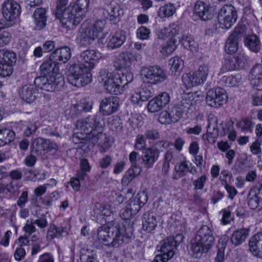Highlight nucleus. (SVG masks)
<instances>
[{"label": "nucleus", "mask_w": 262, "mask_h": 262, "mask_svg": "<svg viewBox=\"0 0 262 262\" xmlns=\"http://www.w3.org/2000/svg\"><path fill=\"white\" fill-rule=\"evenodd\" d=\"M50 76L53 81L52 84L55 86V91L60 90L64 85V77L58 72L50 75Z\"/></svg>", "instance_id": "79ce46f5"}, {"label": "nucleus", "mask_w": 262, "mask_h": 262, "mask_svg": "<svg viewBox=\"0 0 262 262\" xmlns=\"http://www.w3.org/2000/svg\"><path fill=\"white\" fill-rule=\"evenodd\" d=\"M173 239L172 236H169L161 241L159 245L160 253L155 256V262H167L173 256L177 248L172 243Z\"/></svg>", "instance_id": "f8f14e48"}, {"label": "nucleus", "mask_w": 262, "mask_h": 262, "mask_svg": "<svg viewBox=\"0 0 262 262\" xmlns=\"http://www.w3.org/2000/svg\"><path fill=\"white\" fill-rule=\"evenodd\" d=\"M80 259L81 262H97L96 256L89 252L82 253L80 255Z\"/></svg>", "instance_id": "774afa93"}, {"label": "nucleus", "mask_w": 262, "mask_h": 262, "mask_svg": "<svg viewBox=\"0 0 262 262\" xmlns=\"http://www.w3.org/2000/svg\"><path fill=\"white\" fill-rule=\"evenodd\" d=\"M141 73L144 82L153 84L162 83L167 78L166 72L157 66L143 67Z\"/></svg>", "instance_id": "6e6552de"}, {"label": "nucleus", "mask_w": 262, "mask_h": 262, "mask_svg": "<svg viewBox=\"0 0 262 262\" xmlns=\"http://www.w3.org/2000/svg\"><path fill=\"white\" fill-rule=\"evenodd\" d=\"M214 241L212 230L206 225L201 226L190 243V250L195 258L209 252Z\"/></svg>", "instance_id": "f03ea898"}, {"label": "nucleus", "mask_w": 262, "mask_h": 262, "mask_svg": "<svg viewBox=\"0 0 262 262\" xmlns=\"http://www.w3.org/2000/svg\"><path fill=\"white\" fill-rule=\"evenodd\" d=\"M159 149L147 147L142 152V164L147 168H151L159 157Z\"/></svg>", "instance_id": "a211bd4d"}, {"label": "nucleus", "mask_w": 262, "mask_h": 262, "mask_svg": "<svg viewBox=\"0 0 262 262\" xmlns=\"http://www.w3.org/2000/svg\"><path fill=\"white\" fill-rule=\"evenodd\" d=\"M89 4L90 0H77L76 2L70 4L64 9L62 24L69 28L77 26L86 13Z\"/></svg>", "instance_id": "7ed1b4c3"}, {"label": "nucleus", "mask_w": 262, "mask_h": 262, "mask_svg": "<svg viewBox=\"0 0 262 262\" xmlns=\"http://www.w3.org/2000/svg\"><path fill=\"white\" fill-rule=\"evenodd\" d=\"M149 30L144 26L140 27L137 31V37L142 40L147 39L149 37Z\"/></svg>", "instance_id": "e2e57ef3"}, {"label": "nucleus", "mask_w": 262, "mask_h": 262, "mask_svg": "<svg viewBox=\"0 0 262 262\" xmlns=\"http://www.w3.org/2000/svg\"><path fill=\"white\" fill-rule=\"evenodd\" d=\"M133 59V56L132 54L127 53H122L119 56L116 63L118 64V69H126L127 67H129Z\"/></svg>", "instance_id": "2f4dec72"}, {"label": "nucleus", "mask_w": 262, "mask_h": 262, "mask_svg": "<svg viewBox=\"0 0 262 262\" xmlns=\"http://www.w3.org/2000/svg\"><path fill=\"white\" fill-rule=\"evenodd\" d=\"M228 96L225 90L218 87L209 90L206 97L207 103L211 107H217L225 104Z\"/></svg>", "instance_id": "ddd939ff"}, {"label": "nucleus", "mask_w": 262, "mask_h": 262, "mask_svg": "<svg viewBox=\"0 0 262 262\" xmlns=\"http://www.w3.org/2000/svg\"><path fill=\"white\" fill-rule=\"evenodd\" d=\"M16 61V55L14 52L8 50H0V76H10L12 73V66Z\"/></svg>", "instance_id": "9d476101"}, {"label": "nucleus", "mask_w": 262, "mask_h": 262, "mask_svg": "<svg viewBox=\"0 0 262 262\" xmlns=\"http://www.w3.org/2000/svg\"><path fill=\"white\" fill-rule=\"evenodd\" d=\"M100 11L103 14L106 12L107 17L109 16L110 21L113 24H117L119 21L121 15L123 14V10L119 6L112 7L110 12L105 11L104 9H101Z\"/></svg>", "instance_id": "cd10ccee"}, {"label": "nucleus", "mask_w": 262, "mask_h": 262, "mask_svg": "<svg viewBox=\"0 0 262 262\" xmlns=\"http://www.w3.org/2000/svg\"><path fill=\"white\" fill-rule=\"evenodd\" d=\"M126 39V32L123 30H118L109 39L106 47L110 50L120 48L124 43Z\"/></svg>", "instance_id": "aec40b11"}, {"label": "nucleus", "mask_w": 262, "mask_h": 262, "mask_svg": "<svg viewBox=\"0 0 262 262\" xmlns=\"http://www.w3.org/2000/svg\"><path fill=\"white\" fill-rule=\"evenodd\" d=\"M209 67L207 65H202L200 66L198 70L193 73L198 79L203 83L206 80L207 76L209 73Z\"/></svg>", "instance_id": "49530a36"}, {"label": "nucleus", "mask_w": 262, "mask_h": 262, "mask_svg": "<svg viewBox=\"0 0 262 262\" xmlns=\"http://www.w3.org/2000/svg\"><path fill=\"white\" fill-rule=\"evenodd\" d=\"M169 64L171 66L170 70L172 72H180L183 67V61L179 57H174L169 60Z\"/></svg>", "instance_id": "37998d69"}, {"label": "nucleus", "mask_w": 262, "mask_h": 262, "mask_svg": "<svg viewBox=\"0 0 262 262\" xmlns=\"http://www.w3.org/2000/svg\"><path fill=\"white\" fill-rule=\"evenodd\" d=\"M133 235V229L132 227H124L121 231L119 230V233L117 235V238L121 240L120 245L124 243H127Z\"/></svg>", "instance_id": "58836bf2"}, {"label": "nucleus", "mask_w": 262, "mask_h": 262, "mask_svg": "<svg viewBox=\"0 0 262 262\" xmlns=\"http://www.w3.org/2000/svg\"><path fill=\"white\" fill-rule=\"evenodd\" d=\"M157 225V216L153 212H147L142 216V229L147 233H151Z\"/></svg>", "instance_id": "4be33fe9"}, {"label": "nucleus", "mask_w": 262, "mask_h": 262, "mask_svg": "<svg viewBox=\"0 0 262 262\" xmlns=\"http://www.w3.org/2000/svg\"><path fill=\"white\" fill-rule=\"evenodd\" d=\"M168 111L172 123L178 121L182 117L184 113L183 111L177 105L169 108Z\"/></svg>", "instance_id": "a19ab883"}, {"label": "nucleus", "mask_w": 262, "mask_h": 262, "mask_svg": "<svg viewBox=\"0 0 262 262\" xmlns=\"http://www.w3.org/2000/svg\"><path fill=\"white\" fill-rule=\"evenodd\" d=\"M36 90L33 85L26 84L19 91L20 97L27 103H30L36 99Z\"/></svg>", "instance_id": "b1692460"}, {"label": "nucleus", "mask_w": 262, "mask_h": 262, "mask_svg": "<svg viewBox=\"0 0 262 262\" xmlns=\"http://www.w3.org/2000/svg\"><path fill=\"white\" fill-rule=\"evenodd\" d=\"M174 169L179 177L186 175L189 171V162L185 160L180 162L175 166Z\"/></svg>", "instance_id": "a18cd8bd"}, {"label": "nucleus", "mask_w": 262, "mask_h": 262, "mask_svg": "<svg viewBox=\"0 0 262 262\" xmlns=\"http://www.w3.org/2000/svg\"><path fill=\"white\" fill-rule=\"evenodd\" d=\"M235 8L231 5H224L219 13L218 20L220 27L223 29L230 28L237 19Z\"/></svg>", "instance_id": "9b49d317"}, {"label": "nucleus", "mask_w": 262, "mask_h": 262, "mask_svg": "<svg viewBox=\"0 0 262 262\" xmlns=\"http://www.w3.org/2000/svg\"><path fill=\"white\" fill-rule=\"evenodd\" d=\"M47 140L42 138L35 139L31 144L32 151L36 155H39L41 151H45L47 145Z\"/></svg>", "instance_id": "c9c22d12"}, {"label": "nucleus", "mask_w": 262, "mask_h": 262, "mask_svg": "<svg viewBox=\"0 0 262 262\" xmlns=\"http://www.w3.org/2000/svg\"><path fill=\"white\" fill-rule=\"evenodd\" d=\"M262 74V64H258L255 65L251 70L249 75L251 80H253Z\"/></svg>", "instance_id": "052dcab7"}, {"label": "nucleus", "mask_w": 262, "mask_h": 262, "mask_svg": "<svg viewBox=\"0 0 262 262\" xmlns=\"http://www.w3.org/2000/svg\"><path fill=\"white\" fill-rule=\"evenodd\" d=\"M245 43L251 51L255 53L258 52L261 49L259 39L255 34L248 36L245 40Z\"/></svg>", "instance_id": "7c9ffc66"}, {"label": "nucleus", "mask_w": 262, "mask_h": 262, "mask_svg": "<svg viewBox=\"0 0 262 262\" xmlns=\"http://www.w3.org/2000/svg\"><path fill=\"white\" fill-rule=\"evenodd\" d=\"M68 234L66 229L58 228L54 224H51L48 230L47 238L52 239L54 238H60Z\"/></svg>", "instance_id": "72a5a7b5"}, {"label": "nucleus", "mask_w": 262, "mask_h": 262, "mask_svg": "<svg viewBox=\"0 0 262 262\" xmlns=\"http://www.w3.org/2000/svg\"><path fill=\"white\" fill-rule=\"evenodd\" d=\"M178 42H182L183 46L187 49L193 51L195 50L196 43L193 39L190 36L182 34V30L180 29V31L179 35H177Z\"/></svg>", "instance_id": "c85d7f7f"}, {"label": "nucleus", "mask_w": 262, "mask_h": 262, "mask_svg": "<svg viewBox=\"0 0 262 262\" xmlns=\"http://www.w3.org/2000/svg\"><path fill=\"white\" fill-rule=\"evenodd\" d=\"M20 12V5L14 0H7L2 5L3 16L8 22L11 23L12 26L14 24V19L19 15Z\"/></svg>", "instance_id": "4468645a"}, {"label": "nucleus", "mask_w": 262, "mask_h": 262, "mask_svg": "<svg viewBox=\"0 0 262 262\" xmlns=\"http://www.w3.org/2000/svg\"><path fill=\"white\" fill-rule=\"evenodd\" d=\"M114 75L116 76V79L119 81L121 85H123V88L125 85L133 80V74L128 72L126 69H118V72Z\"/></svg>", "instance_id": "c756f323"}, {"label": "nucleus", "mask_w": 262, "mask_h": 262, "mask_svg": "<svg viewBox=\"0 0 262 262\" xmlns=\"http://www.w3.org/2000/svg\"><path fill=\"white\" fill-rule=\"evenodd\" d=\"M240 76H233L232 75L224 76L222 79L225 85L228 87H233L237 85L241 82Z\"/></svg>", "instance_id": "c03bdc74"}, {"label": "nucleus", "mask_w": 262, "mask_h": 262, "mask_svg": "<svg viewBox=\"0 0 262 262\" xmlns=\"http://www.w3.org/2000/svg\"><path fill=\"white\" fill-rule=\"evenodd\" d=\"M249 235V230L242 228L235 231L231 236V242L235 246H238L244 243Z\"/></svg>", "instance_id": "bb28decb"}, {"label": "nucleus", "mask_w": 262, "mask_h": 262, "mask_svg": "<svg viewBox=\"0 0 262 262\" xmlns=\"http://www.w3.org/2000/svg\"><path fill=\"white\" fill-rule=\"evenodd\" d=\"M108 125L110 128L114 132H120L122 130L121 121L118 117H112L109 118Z\"/></svg>", "instance_id": "09e8293b"}, {"label": "nucleus", "mask_w": 262, "mask_h": 262, "mask_svg": "<svg viewBox=\"0 0 262 262\" xmlns=\"http://www.w3.org/2000/svg\"><path fill=\"white\" fill-rule=\"evenodd\" d=\"M176 12V8L173 4L169 3L161 7L160 12L162 13L164 16L169 17L172 16Z\"/></svg>", "instance_id": "3c124183"}, {"label": "nucleus", "mask_w": 262, "mask_h": 262, "mask_svg": "<svg viewBox=\"0 0 262 262\" xmlns=\"http://www.w3.org/2000/svg\"><path fill=\"white\" fill-rule=\"evenodd\" d=\"M100 57V53L95 50H88L82 52L77 57V62L85 67V69L91 71L94 68L95 62Z\"/></svg>", "instance_id": "2eb2a0df"}, {"label": "nucleus", "mask_w": 262, "mask_h": 262, "mask_svg": "<svg viewBox=\"0 0 262 262\" xmlns=\"http://www.w3.org/2000/svg\"><path fill=\"white\" fill-rule=\"evenodd\" d=\"M193 13L204 21L211 19L213 16L212 7L201 1L195 3Z\"/></svg>", "instance_id": "dca6fc26"}, {"label": "nucleus", "mask_w": 262, "mask_h": 262, "mask_svg": "<svg viewBox=\"0 0 262 262\" xmlns=\"http://www.w3.org/2000/svg\"><path fill=\"white\" fill-rule=\"evenodd\" d=\"M233 206H229L226 209L222 210L223 217L222 223L224 225H226L230 223L233 220L231 215V211L232 210Z\"/></svg>", "instance_id": "603ef678"}, {"label": "nucleus", "mask_w": 262, "mask_h": 262, "mask_svg": "<svg viewBox=\"0 0 262 262\" xmlns=\"http://www.w3.org/2000/svg\"><path fill=\"white\" fill-rule=\"evenodd\" d=\"M105 22L104 20H98L91 25L87 21L81 25L78 34V38L81 46H88L98 37L102 32Z\"/></svg>", "instance_id": "20e7f679"}, {"label": "nucleus", "mask_w": 262, "mask_h": 262, "mask_svg": "<svg viewBox=\"0 0 262 262\" xmlns=\"http://www.w3.org/2000/svg\"><path fill=\"white\" fill-rule=\"evenodd\" d=\"M238 39L233 35H230L226 40L225 50L227 53L231 54L235 53L238 49Z\"/></svg>", "instance_id": "e433bc0d"}, {"label": "nucleus", "mask_w": 262, "mask_h": 262, "mask_svg": "<svg viewBox=\"0 0 262 262\" xmlns=\"http://www.w3.org/2000/svg\"><path fill=\"white\" fill-rule=\"evenodd\" d=\"M262 198L257 194V190L253 188L249 191L247 198L248 205L251 209L257 208Z\"/></svg>", "instance_id": "473e14b6"}, {"label": "nucleus", "mask_w": 262, "mask_h": 262, "mask_svg": "<svg viewBox=\"0 0 262 262\" xmlns=\"http://www.w3.org/2000/svg\"><path fill=\"white\" fill-rule=\"evenodd\" d=\"M5 145L13 141L15 136L14 131L8 128H1Z\"/></svg>", "instance_id": "8fccbe9b"}, {"label": "nucleus", "mask_w": 262, "mask_h": 262, "mask_svg": "<svg viewBox=\"0 0 262 262\" xmlns=\"http://www.w3.org/2000/svg\"><path fill=\"white\" fill-rule=\"evenodd\" d=\"M141 172V168L138 165H134L132 168L129 169L123 176L122 182L125 184H128L135 178L138 176Z\"/></svg>", "instance_id": "f704fd0d"}, {"label": "nucleus", "mask_w": 262, "mask_h": 262, "mask_svg": "<svg viewBox=\"0 0 262 262\" xmlns=\"http://www.w3.org/2000/svg\"><path fill=\"white\" fill-rule=\"evenodd\" d=\"M68 2V0H58L57 2L56 15L57 17L60 18L61 23L63 18V13L66 9L64 7L67 4Z\"/></svg>", "instance_id": "864d4df0"}, {"label": "nucleus", "mask_w": 262, "mask_h": 262, "mask_svg": "<svg viewBox=\"0 0 262 262\" xmlns=\"http://www.w3.org/2000/svg\"><path fill=\"white\" fill-rule=\"evenodd\" d=\"M52 78L50 75L48 76H41L36 78L34 80V84L41 90L53 92L55 91V86L52 84Z\"/></svg>", "instance_id": "393cba45"}, {"label": "nucleus", "mask_w": 262, "mask_h": 262, "mask_svg": "<svg viewBox=\"0 0 262 262\" xmlns=\"http://www.w3.org/2000/svg\"><path fill=\"white\" fill-rule=\"evenodd\" d=\"M247 28L244 24H238V26L235 28L234 31L230 35H233L235 37L236 39H239L243 37L246 32Z\"/></svg>", "instance_id": "6e6d98bb"}, {"label": "nucleus", "mask_w": 262, "mask_h": 262, "mask_svg": "<svg viewBox=\"0 0 262 262\" xmlns=\"http://www.w3.org/2000/svg\"><path fill=\"white\" fill-rule=\"evenodd\" d=\"M145 138L149 140H156L160 138L159 132L155 129H147L144 133Z\"/></svg>", "instance_id": "13d9d810"}, {"label": "nucleus", "mask_w": 262, "mask_h": 262, "mask_svg": "<svg viewBox=\"0 0 262 262\" xmlns=\"http://www.w3.org/2000/svg\"><path fill=\"white\" fill-rule=\"evenodd\" d=\"M51 59L57 64L59 61L66 63L71 56V50L67 47L60 48L55 50L50 55Z\"/></svg>", "instance_id": "5701e85b"}, {"label": "nucleus", "mask_w": 262, "mask_h": 262, "mask_svg": "<svg viewBox=\"0 0 262 262\" xmlns=\"http://www.w3.org/2000/svg\"><path fill=\"white\" fill-rule=\"evenodd\" d=\"M11 34L6 31L0 32V46H4L9 43L11 40Z\"/></svg>", "instance_id": "338daca9"}, {"label": "nucleus", "mask_w": 262, "mask_h": 262, "mask_svg": "<svg viewBox=\"0 0 262 262\" xmlns=\"http://www.w3.org/2000/svg\"><path fill=\"white\" fill-rule=\"evenodd\" d=\"M162 108L165 107L170 101V96L167 92H163L155 97Z\"/></svg>", "instance_id": "4d7b16f0"}, {"label": "nucleus", "mask_w": 262, "mask_h": 262, "mask_svg": "<svg viewBox=\"0 0 262 262\" xmlns=\"http://www.w3.org/2000/svg\"><path fill=\"white\" fill-rule=\"evenodd\" d=\"M119 106L118 97L110 96L103 98L100 103L99 113L77 121L76 127L78 132L74 135L73 141L76 142L78 139H87L94 144L97 143L102 148H108L107 138L102 132L104 122L102 115L109 116L115 113Z\"/></svg>", "instance_id": "f257e3e1"}, {"label": "nucleus", "mask_w": 262, "mask_h": 262, "mask_svg": "<svg viewBox=\"0 0 262 262\" xmlns=\"http://www.w3.org/2000/svg\"><path fill=\"white\" fill-rule=\"evenodd\" d=\"M193 73H189L183 76V82L187 88H191L203 83Z\"/></svg>", "instance_id": "4c0bfd02"}, {"label": "nucleus", "mask_w": 262, "mask_h": 262, "mask_svg": "<svg viewBox=\"0 0 262 262\" xmlns=\"http://www.w3.org/2000/svg\"><path fill=\"white\" fill-rule=\"evenodd\" d=\"M162 108L156 97L150 100L148 103L147 109L150 112L156 113L160 111Z\"/></svg>", "instance_id": "5fc2aeb1"}, {"label": "nucleus", "mask_w": 262, "mask_h": 262, "mask_svg": "<svg viewBox=\"0 0 262 262\" xmlns=\"http://www.w3.org/2000/svg\"><path fill=\"white\" fill-rule=\"evenodd\" d=\"M180 31V27L174 25L161 30L159 38L161 39L168 38L166 44L163 46L161 50V53L167 55L172 53L175 50L178 43L177 35H179Z\"/></svg>", "instance_id": "423d86ee"}, {"label": "nucleus", "mask_w": 262, "mask_h": 262, "mask_svg": "<svg viewBox=\"0 0 262 262\" xmlns=\"http://www.w3.org/2000/svg\"><path fill=\"white\" fill-rule=\"evenodd\" d=\"M68 80L72 85L77 88L83 86L92 81L91 71L85 69L80 63H73L69 67Z\"/></svg>", "instance_id": "39448f33"}, {"label": "nucleus", "mask_w": 262, "mask_h": 262, "mask_svg": "<svg viewBox=\"0 0 262 262\" xmlns=\"http://www.w3.org/2000/svg\"><path fill=\"white\" fill-rule=\"evenodd\" d=\"M193 98L192 93L184 94L182 97L181 101L177 105L181 108L183 112L186 109H189L193 105Z\"/></svg>", "instance_id": "ea45409f"}, {"label": "nucleus", "mask_w": 262, "mask_h": 262, "mask_svg": "<svg viewBox=\"0 0 262 262\" xmlns=\"http://www.w3.org/2000/svg\"><path fill=\"white\" fill-rule=\"evenodd\" d=\"M254 124L248 118H243L237 123V126L245 132H251Z\"/></svg>", "instance_id": "de8ad7c7"}, {"label": "nucleus", "mask_w": 262, "mask_h": 262, "mask_svg": "<svg viewBox=\"0 0 262 262\" xmlns=\"http://www.w3.org/2000/svg\"><path fill=\"white\" fill-rule=\"evenodd\" d=\"M147 201L146 194L144 192H141L138 193L137 196L130 199L127 206L133 213L136 214Z\"/></svg>", "instance_id": "6ab92c4d"}, {"label": "nucleus", "mask_w": 262, "mask_h": 262, "mask_svg": "<svg viewBox=\"0 0 262 262\" xmlns=\"http://www.w3.org/2000/svg\"><path fill=\"white\" fill-rule=\"evenodd\" d=\"M139 93L141 97V101H145L154 95L152 89L147 88H143Z\"/></svg>", "instance_id": "0e129e2a"}, {"label": "nucleus", "mask_w": 262, "mask_h": 262, "mask_svg": "<svg viewBox=\"0 0 262 262\" xmlns=\"http://www.w3.org/2000/svg\"><path fill=\"white\" fill-rule=\"evenodd\" d=\"M46 13V9L43 8H37L34 11L33 18L35 30H41L46 26L47 19Z\"/></svg>", "instance_id": "412c9836"}, {"label": "nucleus", "mask_w": 262, "mask_h": 262, "mask_svg": "<svg viewBox=\"0 0 262 262\" xmlns=\"http://www.w3.org/2000/svg\"><path fill=\"white\" fill-rule=\"evenodd\" d=\"M207 177L205 175H202L193 182L194 189L202 190L204 187Z\"/></svg>", "instance_id": "69168bd1"}, {"label": "nucleus", "mask_w": 262, "mask_h": 262, "mask_svg": "<svg viewBox=\"0 0 262 262\" xmlns=\"http://www.w3.org/2000/svg\"><path fill=\"white\" fill-rule=\"evenodd\" d=\"M40 70L42 76L53 75L58 71V66L54 60L51 59V56L49 60L44 62L40 67Z\"/></svg>", "instance_id": "a878e982"}, {"label": "nucleus", "mask_w": 262, "mask_h": 262, "mask_svg": "<svg viewBox=\"0 0 262 262\" xmlns=\"http://www.w3.org/2000/svg\"><path fill=\"white\" fill-rule=\"evenodd\" d=\"M118 233L119 229L117 227H109L106 225L101 226L97 230L98 239L104 245L114 248L119 247L122 242L121 239L117 238Z\"/></svg>", "instance_id": "0eeeda50"}, {"label": "nucleus", "mask_w": 262, "mask_h": 262, "mask_svg": "<svg viewBox=\"0 0 262 262\" xmlns=\"http://www.w3.org/2000/svg\"><path fill=\"white\" fill-rule=\"evenodd\" d=\"M249 246H262V231L258 232L252 236L249 242Z\"/></svg>", "instance_id": "680f3d73"}, {"label": "nucleus", "mask_w": 262, "mask_h": 262, "mask_svg": "<svg viewBox=\"0 0 262 262\" xmlns=\"http://www.w3.org/2000/svg\"><path fill=\"white\" fill-rule=\"evenodd\" d=\"M100 78L103 82L104 87L106 91L113 95H119L123 93V85H121L118 80L116 79L114 74L101 70L99 73Z\"/></svg>", "instance_id": "1a4fd4ad"}, {"label": "nucleus", "mask_w": 262, "mask_h": 262, "mask_svg": "<svg viewBox=\"0 0 262 262\" xmlns=\"http://www.w3.org/2000/svg\"><path fill=\"white\" fill-rule=\"evenodd\" d=\"M146 139L144 135H138L136 139L135 148L139 150H144L146 145Z\"/></svg>", "instance_id": "bf43d9fd"}, {"label": "nucleus", "mask_w": 262, "mask_h": 262, "mask_svg": "<svg viewBox=\"0 0 262 262\" xmlns=\"http://www.w3.org/2000/svg\"><path fill=\"white\" fill-rule=\"evenodd\" d=\"M207 130L205 134L203 135L202 139L207 140L210 144H214L219 136L217 127V119L216 117H210L208 120Z\"/></svg>", "instance_id": "f3484780"}]
</instances>
